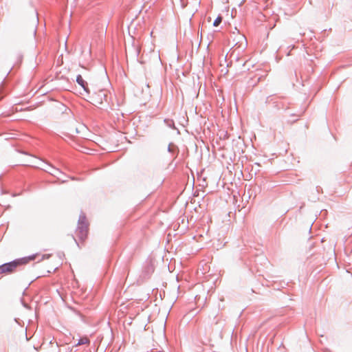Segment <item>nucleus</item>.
Returning a JSON list of instances; mask_svg holds the SVG:
<instances>
[{"instance_id":"4468645a","label":"nucleus","mask_w":352,"mask_h":352,"mask_svg":"<svg viewBox=\"0 0 352 352\" xmlns=\"http://www.w3.org/2000/svg\"><path fill=\"white\" fill-rule=\"evenodd\" d=\"M32 33H33L34 36L36 35V24H34V25L32 27Z\"/></svg>"},{"instance_id":"9b49d317","label":"nucleus","mask_w":352,"mask_h":352,"mask_svg":"<svg viewBox=\"0 0 352 352\" xmlns=\"http://www.w3.org/2000/svg\"><path fill=\"white\" fill-rule=\"evenodd\" d=\"M164 122L166 123V124L169 126V127H171V128H173L175 129V124H174V122L171 120H166L165 119L164 120Z\"/></svg>"},{"instance_id":"f03ea898","label":"nucleus","mask_w":352,"mask_h":352,"mask_svg":"<svg viewBox=\"0 0 352 352\" xmlns=\"http://www.w3.org/2000/svg\"><path fill=\"white\" fill-rule=\"evenodd\" d=\"M88 226L86 216L82 212L80 214L78 221V227L76 231V235L80 240L84 241L86 239L88 233Z\"/></svg>"},{"instance_id":"f3484780","label":"nucleus","mask_w":352,"mask_h":352,"mask_svg":"<svg viewBox=\"0 0 352 352\" xmlns=\"http://www.w3.org/2000/svg\"><path fill=\"white\" fill-rule=\"evenodd\" d=\"M241 65L244 67L245 66V61H243V63H241Z\"/></svg>"},{"instance_id":"423d86ee","label":"nucleus","mask_w":352,"mask_h":352,"mask_svg":"<svg viewBox=\"0 0 352 352\" xmlns=\"http://www.w3.org/2000/svg\"><path fill=\"white\" fill-rule=\"evenodd\" d=\"M76 82L84 89V91L87 93V94H89L90 93V90L88 87V84L87 82L82 78V76L78 74L77 76H76Z\"/></svg>"},{"instance_id":"f257e3e1","label":"nucleus","mask_w":352,"mask_h":352,"mask_svg":"<svg viewBox=\"0 0 352 352\" xmlns=\"http://www.w3.org/2000/svg\"><path fill=\"white\" fill-rule=\"evenodd\" d=\"M38 256V254H35L29 256L15 259L12 261L3 263L0 265V274L12 273L16 270L17 267L26 264L31 261H34Z\"/></svg>"},{"instance_id":"1a4fd4ad","label":"nucleus","mask_w":352,"mask_h":352,"mask_svg":"<svg viewBox=\"0 0 352 352\" xmlns=\"http://www.w3.org/2000/svg\"><path fill=\"white\" fill-rule=\"evenodd\" d=\"M50 167V168L52 169L51 170L52 171H50V170H46L47 172L50 173L51 175H54V176H56V174L58 173H60V171L59 170V169L58 168H56L53 166H49Z\"/></svg>"},{"instance_id":"20e7f679","label":"nucleus","mask_w":352,"mask_h":352,"mask_svg":"<svg viewBox=\"0 0 352 352\" xmlns=\"http://www.w3.org/2000/svg\"><path fill=\"white\" fill-rule=\"evenodd\" d=\"M95 105H102L104 102H107V91L104 89L100 90L98 92L95 93L92 97Z\"/></svg>"},{"instance_id":"0eeeda50","label":"nucleus","mask_w":352,"mask_h":352,"mask_svg":"<svg viewBox=\"0 0 352 352\" xmlns=\"http://www.w3.org/2000/svg\"><path fill=\"white\" fill-rule=\"evenodd\" d=\"M168 152L172 154L178 153V148L173 143H170L168 146Z\"/></svg>"},{"instance_id":"aec40b11","label":"nucleus","mask_w":352,"mask_h":352,"mask_svg":"<svg viewBox=\"0 0 352 352\" xmlns=\"http://www.w3.org/2000/svg\"><path fill=\"white\" fill-rule=\"evenodd\" d=\"M73 239H74V241H76V239H75V237H73ZM77 243V242H76Z\"/></svg>"},{"instance_id":"9d476101","label":"nucleus","mask_w":352,"mask_h":352,"mask_svg":"<svg viewBox=\"0 0 352 352\" xmlns=\"http://www.w3.org/2000/svg\"><path fill=\"white\" fill-rule=\"evenodd\" d=\"M221 21H222V16H219L214 21L213 25L215 26V27H217V26H219L220 25Z\"/></svg>"},{"instance_id":"7ed1b4c3","label":"nucleus","mask_w":352,"mask_h":352,"mask_svg":"<svg viewBox=\"0 0 352 352\" xmlns=\"http://www.w3.org/2000/svg\"><path fill=\"white\" fill-rule=\"evenodd\" d=\"M280 98V97H278L275 95H271L266 98L265 103L272 104L273 107L277 109H284L285 104L279 101Z\"/></svg>"},{"instance_id":"dca6fc26","label":"nucleus","mask_w":352,"mask_h":352,"mask_svg":"<svg viewBox=\"0 0 352 352\" xmlns=\"http://www.w3.org/2000/svg\"><path fill=\"white\" fill-rule=\"evenodd\" d=\"M236 60L239 63V64L240 65L241 63H239V60H240V58L236 57Z\"/></svg>"},{"instance_id":"f8f14e48","label":"nucleus","mask_w":352,"mask_h":352,"mask_svg":"<svg viewBox=\"0 0 352 352\" xmlns=\"http://www.w3.org/2000/svg\"><path fill=\"white\" fill-rule=\"evenodd\" d=\"M133 50L135 51V56L138 57L140 52V48L138 45H133Z\"/></svg>"},{"instance_id":"39448f33","label":"nucleus","mask_w":352,"mask_h":352,"mask_svg":"<svg viewBox=\"0 0 352 352\" xmlns=\"http://www.w3.org/2000/svg\"><path fill=\"white\" fill-rule=\"evenodd\" d=\"M212 333V326L210 324L205 325L204 327H200L199 329V336H204L206 340H208Z\"/></svg>"},{"instance_id":"6e6552de","label":"nucleus","mask_w":352,"mask_h":352,"mask_svg":"<svg viewBox=\"0 0 352 352\" xmlns=\"http://www.w3.org/2000/svg\"><path fill=\"white\" fill-rule=\"evenodd\" d=\"M89 342V339L87 337H82V338H80L78 340V342L76 344V346L85 344H87Z\"/></svg>"},{"instance_id":"6ab92c4d","label":"nucleus","mask_w":352,"mask_h":352,"mask_svg":"<svg viewBox=\"0 0 352 352\" xmlns=\"http://www.w3.org/2000/svg\"><path fill=\"white\" fill-rule=\"evenodd\" d=\"M73 239H74V241H76V239H75V237H73ZM77 243V242H76Z\"/></svg>"},{"instance_id":"2eb2a0df","label":"nucleus","mask_w":352,"mask_h":352,"mask_svg":"<svg viewBox=\"0 0 352 352\" xmlns=\"http://www.w3.org/2000/svg\"><path fill=\"white\" fill-rule=\"evenodd\" d=\"M23 307H25L26 308H29L28 305L25 302H23Z\"/></svg>"},{"instance_id":"a211bd4d","label":"nucleus","mask_w":352,"mask_h":352,"mask_svg":"<svg viewBox=\"0 0 352 352\" xmlns=\"http://www.w3.org/2000/svg\"><path fill=\"white\" fill-rule=\"evenodd\" d=\"M292 116H301V114H292Z\"/></svg>"},{"instance_id":"ddd939ff","label":"nucleus","mask_w":352,"mask_h":352,"mask_svg":"<svg viewBox=\"0 0 352 352\" xmlns=\"http://www.w3.org/2000/svg\"><path fill=\"white\" fill-rule=\"evenodd\" d=\"M51 256L50 254H43L41 256V258L38 260V261H43L45 259H47Z\"/></svg>"}]
</instances>
